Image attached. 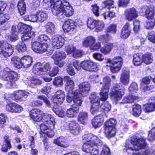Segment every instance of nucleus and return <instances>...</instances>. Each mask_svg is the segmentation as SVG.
<instances>
[{
    "label": "nucleus",
    "instance_id": "f257e3e1",
    "mask_svg": "<svg viewBox=\"0 0 155 155\" xmlns=\"http://www.w3.org/2000/svg\"><path fill=\"white\" fill-rule=\"evenodd\" d=\"M147 143L145 142V138L141 137L138 138L136 136H133L130 138V142L127 141L125 145V150L129 153H133L134 150H137L141 149H144V151L141 153H133L132 155H155V150L153 153L148 150H144L146 147Z\"/></svg>",
    "mask_w": 155,
    "mask_h": 155
},
{
    "label": "nucleus",
    "instance_id": "f03ea898",
    "mask_svg": "<svg viewBox=\"0 0 155 155\" xmlns=\"http://www.w3.org/2000/svg\"><path fill=\"white\" fill-rule=\"evenodd\" d=\"M82 138V151L92 155H97L99 153L98 146L103 145L102 141L97 136L91 134H85Z\"/></svg>",
    "mask_w": 155,
    "mask_h": 155
},
{
    "label": "nucleus",
    "instance_id": "7ed1b4c3",
    "mask_svg": "<svg viewBox=\"0 0 155 155\" xmlns=\"http://www.w3.org/2000/svg\"><path fill=\"white\" fill-rule=\"evenodd\" d=\"M50 41V38L47 35H41L38 37L36 41L33 42L32 49L35 52L39 53L48 51V44Z\"/></svg>",
    "mask_w": 155,
    "mask_h": 155
},
{
    "label": "nucleus",
    "instance_id": "20e7f679",
    "mask_svg": "<svg viewBox=\"0 0 155 155\" xmlns=\"http://www.w3.org/2000/svg\"><path fill=\"white\" fill-rule=\"evenodd\" d=\"M55 5L54 8L52 9V12L55 15H64L66 17H69L73 14L74 11L72 7L69 5L68 2L59 1L55 4Z\"/></svg>",
    "mask_w": 155,
    "mask_h": 155
},
{
    "label": "nucleus",
    "instance_id": "39448f33",
    "mask_svg": "<svg viewBox=\"0 0 155 155\" xmlns=\"http://www.w3.org/2000/svg\"><path fill=\"white\" fill-rule=\"evenodd\" d=\"M17 73L14 71H11L8 68H5L3 71H0V78L7 82L6 86L10 87L14 82L18 79Z\"/></svg>",
    "mask_w": 155,
    "mask_h": 155
},
{
    "label": "nucleus",
    "instance_id": "423d86ee",
    "mask_svg": "<svg viewBox=\"0 0 155 155\" xmlns=\"http://www.w3.org/2000/svg\"><path fill=\"white\" fill-rule=\"evenodd\" d=\"M124 87L120 83L114 84L110 93L112 100L116 102L120 100L124 94Z\"/></svg>",
    "mask_w": 155,
    "mask_h": 155
},
{
    "label": "nucleus",
    "instance_id": "0eeeda50",
    "mask_svg": "<svg viewBox=\"0 0 155 155\" xmlns=\"http://www.w3.org/2000/svg\"><path fill=\"white\" fill-rule=\"evenodd\" d=\"M104 6L101 10L103 12L101 14L103 16L105 19L107 17H109L110 18H113L115 16V12L113 11H110V8L114 7V1L113 0H107L104 2Z\"/></svg>",
    "mask_w": 155,
    "mask_h": 155
},
{
    "label": "nucleus",
    "instance_id": "6e6552de",
    "mask_svg": "<svg viewBox=\"0 0 155 155\" xmlns=\"http://www.w3.org/2000/svg\"><path fill=\"white\" fill-rule=\"evenodd\" d=\"M111 80L108 76H106L103 79V85L100 93L101 99L102 100H106L108 97V92L111 85Z\"/></svg>",
    "mask_w": 155,
    "mask_h": 155
},
{
    "label": "nucleus",
    "instance_id": "1a4fd4ad",
    "mask_svg": "<svg viewBox=\"0 0 155 155\" xmlns=\"http://www.w3.org/2000/svg\"><path fill=\"white\" fill-rule=\"evenodd\" d=\"M14 47L6 41H0V54L5 58L11 56L13 53Z\"/></svg>",
    "mask_w": 155,
    "mask_h": 155
},
{
    "label": "nucleus",
    "instance_id": "9d476101",
    "mask_svg": "<svg viewBox=\"0 0 155 155\" xmlns=\"http://www.w3.org/2000/svg\"><path fill=\"white\" fill-rule=\"evenodd\" d=\"M108 61L110 64V70L113 73L118 72L120 70L123 63L122 58L119 56L114 58L112 60H108Z\"/></svg>",
    "mask_w": 155,
    "mask_h": 155
},
{
    "label": "nucleus",
    "instance_id": "9b49d317",
    "mask_svg": "<svg viewBox=\"0 0 155 155\" xmlns=\"http://www.w3.org/2000/svg\"><path fill=\"white\" fill-rule=\"evenodd\" d=\"M50 64L48 63L42 64L38 62L34 65L32 71L35 74L41 75L50 70Z\"/></svg>",
    "mask_w": 155,
    "mask_h": 155
},
{
    "label": "nucleus",
    "instance_id": "f8f14e48",
    "mask_svg": "<svg viewBox=\"0 0 155 155\" xmlns=\"http://www.w3.org/2000/svg\"><path fill=\"white\" fill-rule=\"evenodd\" d=\"M29 93L25 90H17L11 94V97L16 101H25Z\"/></svg>",
    "mask_w": 155,
    "mask_h": 155
},
{
    "label": "nucleus",
    "instance_id": "ddd939ff",
    "mask_svg": "<svg viewBox=\"0 0 155 155\" xmlns=\"http://www.w3.org/2000/svg\"><path fill=\"white\" fill-rule=\"evenodd\" d=\"M91 85L88 82L81 83L78 85V89L75 91H79V93L83 97L87 96L90 90Z\"/></svg>",
    "mask_w": 155,
    "mask_h": 155
},
{
    "label": "nucleus",
    "instance_id": "4468645a",
    "mask_svg": "<svg viewBox=\"0 0 155 155\" xmlns=\"http://www.w3.org/2000/svg\"><path fill=\"white\" fill-rule=\"evenodd\" d=\"M65 95L64 92L62 90L57 91L53 97L52 101L55 104L59 106L64 101Z\"/></svg>",
    "mask_w": 155,
    "mask_h": 155
},
{
    "label": "nucleus",
    "instance_id": "2eb2a0df",
    "mask_svg": "<svg viewBox=\"0 0 155 155\" xmlns=\"http://www.w3.org/2000/svg\"><path fill=\"white\" fill-rule=\"evenodd\" d=\"M65 41L64 38L61 36L54 35L51 38L52 46L55 48H60L64 45Z\"/></svg>",
    "mask_w": 155,
    "mask_h": 155
},
{
    "label": "nucleus",
    "instance_id": "dca6fc26",
    "mask_svg": "<svg viewBox=\"0 0 155 155\" xmlns=\"http://www.w3.org/2000/svg\"><path fill=\"white\" fill-rule=\"evenodd\" d=\"M80 66L83 69L88 71H95L97 68L95 63L90 61H85L80 63Z\"/></svg>",
    "mask_w": 155,
    "mask_h": 155
},
{
    "label": "nucleus",
    "instance_id": "f3484780",
    "mask_svg": "<svg viewBox=\"0 0 155 155\" xmlns=\"http://www.w3.org/2000/svg\"><path fill=\"white\" fill-rule=\"evenodd\" d=\"M67 127L70 132L74 135L78 134L79 133V127L78 124L75 121H68L66 123Z\"/></svg>",
    "mask_w": 155,
    "mask_h": 155
},
{
    "label": "nucleus",
    "instance_id": "a211bd4d",
    "mask_svg": "<svg viewBox=\"0 0 155 155\" xmlns=\"http://www.w3.org/2000/svg\"><path fill=\"white\" fill-rule=\"evenodd\" d=\"M125 18L129 21H131L138 16V12L134 8H129L124 12Z\"/></svg>",
    "mask_w": 155,
    "mask_h": 155
},
{
    "label": "nucleus",
    "instance_id": "6ab92c4d",
    "mask_svg": "<svg viewBox=\"0 0 155 155\" xmlns=\"http://www.w3.org/2000/svg\"><path fill=\"white\" fill-rule=\"evenodd\" d=\"M6 109L12 113H20L23 110V108L20 105L15 103H11L6 106Z\"/></svg>",
    "mask_w": 155,
    "mask_h": 155
},
{
    "label": "nucleus",
    "instance_id": "aec40b11",
    "mask_svg": "<svg viewBox=\"0 0 155 155\" xmlns=\"http://www.w3.org/2000/svg\"><path fill=\"white\" fill-rule=\"evenodd\" d=\"M42 112L37 109H34L31 110L29 113L31 118L35 121L39 122L42 118Z\"/></svg>",
    "mask_w": 155,
    "mask_h": 155
},
{
    "label": "nucleus",
    "instance_id": "412c9836",
    "mask_svg": "<svg viewBox=\"0 0 155 155\" xmlns=\"http://www.w3.org/2000/svg\"><path fill=\"white\" fill-rule=\"evenodd\" d=\"M42 121L47 123L51 129H54L55 123L54 118L51 115L46 114L42 117Z\"/></svg>",
    "mask_w": 155,
    "mask_h": 155
},
{
    "label": "nucleus",
    "instance_id": "4be33fe9",
    "mask_svg": "<svg viewBox=\"0 0 155 155\" xmlns=\"http://www.w3.org/2000/svg\"><path fill=\"white\" fill-rule=\"evenodd\" d=\"M76 28L74 22L71 20H68L66 21L63 26V30L65 32L74 31Z\"/></svg>",
    "mask_w": 155,
    "mask_h": 155
},
{
    "label": "nucleus",
    "instance_id": "5701e85b",
    "mask_svg": "<svg viewBox=\"0 0 155 155\" xmlns=\"http://www.w3.org/2000/svg\"><path fill=\"white\" fill-rule=\"evenodd\" d=\"M31 28L28 26V27L24 29V32H21L23 35H21V40L23 41L28 40L35 36V32L33 31H30Z\"/></svg>",
    "mask_w": 155,
    "mask_h": 155
},
{
    "label": "nucleus",
    "instance_id": "b1692460",
    "mask_svg": "<svg viewBox=\"0 0 155 155\" xmlns=\"http://www.w3.org/2000/svg\"><path fill=\"white\" fill-rule=\"evenodd\" d=\"M130 72L128 70H123L120 78V82L124 85H127L130 81Z\"/></svg>",
    "mask_w": 155,
    "mask_h": 155
},
{
    "label": "nucleus",
    "instance_id": "393cba45",
    "mask_svg": "<svg viewBox=\"0 0 155 155\" xmlns=\"http://www.w3.org/2000/svg\"><path fill=\"white\" fill-rule=\"evenodd\" d=\"M104 121L103 116L102 114H100L96 116L92 120V124L94 128H96L102 125Z\"/></svg>",
    "mask_w": 155,
    "mask_h": 155
},
{
    "label": "nucleus",
    "instance_id": "a878e982",
    "mask_svg": "<svg viewBox=\"0 0 155 155\" xmlns=\"http://www.w3.org/2000/svg\"><path fill=\"white\" fill-rule=\"evenodd\" d=\"M139 11L141 15L143 16L145 15L147 18L152 17V16L154 15L153 11H150L149 7L147 6L141 7Z\"/></svg>",
    "mask_w": 155,
    "mask_h": 155
},
{
    "label": "nucleus",
    "instance_id": "bb28decb",
    "mask_svg": "<svg viewBox=\"0 0 155 155\" xmlns=\"http://www.w3.org/2000/svg\"><path fill=\"white\" fill-rule=\"evenodd\" d=\"M130 25L129 23H127L123 28L120 35V37L122 38L125 39L129 37L131 31L130 28Z\"/></svg>",
    "mask_w": 155,
    "mask_h": 155
},
{
    "label": "nucleus",
    "instance_id": "cd10ccee",
    "mask_svg": "<svg viewBox=\"0 0 155 155\" xmlns=\"http://www.w3.org/2000/svg\"><path fill=\"white\" fill-rule=\"evenodd\" d=\"M74 100L73 102L74 104L73 105H75L79 107V106H81L83 100L82 99L83 97L81 94L79 93V91H75L74 93Z\"/></svg>",
    "mask_w": 155,
    "mask_h": 155
},
{
    "label": "nucleus",
    "instance_id": "c85d7f7f",
    "mask_svg": "<svg viewBox=\"0 0 155 155\" xmlns=\"http://www.w3.org/2000/svg\"><path fill=\"white\" fill-rule=\"evenodd\" d=\"M28 26L20 23L17 25H15L12 26V33H15V32L20 33L24 32V29L26 28Z\"/></svg>",
    "mask_w": 155,
    "mask_h": 155
},
{
    "label": "nucleus",
    "instance_id": "c756f323",
    "mask_svg": "<svg viewBox=\"0 0 155 155\" xmlns=\"http://www.w3.org/2000/svg\"><path fill=\"white\" fill-rule=\"evenodd\" d=\"M79 107L75 105H72L71 107L68 109L66 111L67 116L69 117H73L76 113H77L79 111Z\"/></svg>",
    "mask_w": 155,
    "mask_h": 155
},
{
    "label": "nucleus",
    "instance_id": "7c9ffc66",
    "mask_svg": "<svg viewBox=\"0 0 155 155\" xmlns=\"http://www.w3.org/2000/svg\"><path fill=\"white\" fill-rule=\"evenodd\" d=\"M22 66L27 68L29 67L32 63V59L29 56H25L21 58Z\"/></svg>",
    "mask_w": 155,
    "mask_h": 155
},
{
    "label": "nucleus",
    "instance_id": "2f4dec72",
    "mask_svg": "<svg viewBox=\"0 0 155 155\" xmlns=\"http://www.w3.org/2000/svg\"><path fill=\"white\" fill-rule=\"evenodd\" d=\"M44 27L47 33L53 34L54 33L55 31V25L52 22H47L45 24Z\"/></svg>",
    "mask_w": 155,
    "mask_h": 155
},
{
    "label": "nucleus",
    "instance_id": "473e14b6",
    "mask_svg": "<svg viewBox=\"0 0 155 155\" xmlns=\"http://www.w3.org/2000/svg\"><path fill=\"white\" fill-rule=\"evenodd\" d=\"M64 80L67 81L66 84L65 89L67 91H73L74 89V84L73 81L71 80L68 76L65 77Z\"/></svg>",
    "mask_w": 155,
    "mask_h": 155
},
{
    "label": "nucleus",
    "instance_id": "72a5a7b5",
    "mask_svg": "<svg viewBox=\"0 0 155 155\" xmlns=\"http://www.w3.org/2000/svg\"><path fill=\"white\" fill-rule=\"evenodd\" d=\"M54 143L58 146L63 147H67L69 146L68 143L63 138H57L54 140Z\"/></svg>",
    "mask_w": 155,
    "mask_h": 155
},
{
    "label": "nucleus",
    "instance_id": "f704fd0d",
    "mask_svg": "<svg viewBox=\"0 0 155 155\" xmlns=\"http://www.w3.org/2000/svg\"><path fill=\"white\" fill-rule=\"evenodd\" d=\"M113 47V44L110 43H106L100 49L101 52L105 55L108 54Z\"/></svg>",
    "mask_w": 155,
    "mask_h": 155
},
{
    "label": "nucleus",
    "instance_id": "c9c22d12",
    "mask_svg": "<svg viewBox=\"0 0 155 155\" xmlns=\"http://www.w3.org/2000/svg\"><path fill=\"white\" fill-rule=\"evenodd\" d=\"M17 6L21 15H24L26 11V5L24 0H19Z\"/></svg>",
    "mask_w": 155,
    "mask_h": 155
},
{
    "label": "nucleus",
    "instance_id": "e433bc0d",
    "mask_svg": "<svg viewBox=\"0 0 155 155\" xmlns=\"http://www.w3.org/2000/svg\"><path fill=\"white\" fill-rule=\"evenodd\" d=\"M105 133L107 137H110L114 136L116 132L115 127H104Z\"/></svg>",
    "mask_w": 155,
    "mask_h": 155
},
{
    "label": "nucleus",
    "instance_id": "4c0bfd02",
    "mask_svg": "<svg viewBox=\"0 0 155 155\" xmlns=\"http://www.w3.org/2000/svg\"><path fill=\"white\" fill-rule=\"evenodd\" d=\"M94 42H96V40L94 37L92 36H88L82 42V45L84 47H90Z\"/></svg>",
    "mask_w": 155,
    "mask_h": 155
},
{
    "label": "nucleus",
    "instance_id": "58836bf2",
    "mask_svg": "<svg viewBox=\"0 0 155 155\" xmlns=\"http://www.w3.org/2000/svg\"><path fill=\"white\" fill-rule=\"evenodd\" d=\"M142 56L141 54H135L134 55L133 63L134 65L138 66L142 64L143 62Z\"/></svg>",
    "mask_w": 155,
    "mask_h": 155
},
{
    "label": "nucleus",
    "instance_id": "ea45409f",
    "mask_svg": "<svg viewBox=\"0 0 155 155\" xmlns=\"http://www.w3.org/2000/svg\"><path fill=\"white\" fill-rule=\"evenodd\" d=\"M88 118V113L85 111H81L79 114L78 119L81 123L84 124L87 120Z\"/></svg>",
    "mask_w": 155,
    "mask_h": 155
},
{
    "label": "nucleus",
    "instance_id": "a19ab883",
    "mask_svg": "<svg viewBox=\"0 0 155 155\" xmlns=\"http://www.w3.org/2000/svg\"><path fill=\"white\" fill-rule=\"evenodd\" d=\"M153 101L146 104L144 106V110L146 112H150L155 110V97L152 98Z\"/></svg>",
    "mask_w": 155,
    "mask_h": 155
},
{
    "label": "nucleus",
    "instance_id": "79ce46f5",
    "mask_svg": "<svg viewBox=\"0 0 155 155\" xmlns=\"http://www.w3.org/2000/svg\"><path fill=\"white\" fill-rule=\"evenodd\" d=\"M143 61L147 64H149L152 62L153 56L150 53H147L142 55Z\"/></svg>",
    "mask_w": 155,
    "mask_h": 155
},
{
    "label": "nucleus",
    "instance_id": "37998d69",
    "mask_svg": "<svg viewBox=\"0 0 155 155\" xmlns=\"http://www.w3.org/2000/svg\"><path fill=\"white\" fill-rule=\"evenodd\" d=\"M137 99L138 97L137 96L130 94L129 96L124 97L121 103L124 104L131 103L134 102Z\"/></svg>",
    "mask_w": 155,
    "mask_h": 155
},
{
    "label": "nucleus",
    "instance_id": "c03bdc74",
    "mask_svg": "<svg viewBox=\"0 0 155 155\" xmlns=\"http://www.w3.org/2000/svg\"><path fill=\"white\" fill-rule=\"evenodd\" d=\"M66 57V54L64 52L57 51L52 56L51 58L54 60H60L64 59Z\"/></svg>",
    "mask_w": 155,
    "mask_h": 155
},
{
    "label": "nucleus",
    "instance_id": "a18cd8bd",
    "mask_svg": "<svg viewBox=\"0 0 155 155\" xmlns=\"http://www.w3.org/2000/svg\"><path fill=\"white\" fill-rule=\"evenodd\" d=\"M11 62L14 66L17 68H20L22 67L21 59L17 57H14L11 59Z\"/></svg>",
    "mask_w": 155,
    "mask_h": 155
},
{
    "label": "nucleus",
    "instance_id": "49530a36",
    "mask_svg": "<svg viewBox=\"0 0 155 155\" xmlns=\"http://www.w3.org/2000/svg\"><path fill=\"white\" fill-rule=\"evenodd\" d=\"M38 22H43L48 18V15L45 12L40 11L37 12Z\"/></svg>",
    "mask_w": 155,
    "mask_h": 155
},
{
    "label": "nucleus",
    "instance_id": "de8ad7c7",
    "mask_svg": "<svg viewBox=\"0 0 155 155\" xmlns=\"http://www.w3.org/2000/svg\"><path fill=\"white\" fill-rule=\"evenodd\" d=\"M133 115L137 117H138L141 112V107L138 104H135L133 107Z\"/></svg>",
    "mask_w": 155,
    "mask_h": 155
},
{
    "label": "nucleus",
    "instance_id": "09e8293b",
    "mask_svg": "<svg viewBox=\"0 0 155 155\" xmlns=\"http://www.w3.org/2000/svg\"><path fill=\"white\" fill-rule=\"evenodd\" d=\"M147 18L148 20L145 26L146 28L148 29H152L155 25V19L154 18V16H152V17H150Z\"/></svg>",
    "mask_w": 155,
    "mask_h": 155
},
{
    "label": "nucleus",
    "instance_id": "8fccbe9b",
    "mask_svg": "<svg viewBox=\"0 0 155 155\" xmlns=\"http://www.w3.org/2000/svg\"><path fill=\"white\" fill-rule=\"evenodd\" d=\"M42 84V81L38 78H32L28 83V85L30 87H34L36 85H40Z\"/></svg>",
    "mask_w": 155,
    "mask_h": 155
},
{
    "label": "nucleus",
    "instance_id": "3c124183",
    "mask_svg": "<svg viewBox=\"0 0 155 155\" xmlns=\"http://www.w3.org/2000/svg\"><path fill=\"white\" fill-rule=\"evenodd\" d=\"M90 110L91 113L94 114L98 112L99 111L100 103L95 102L92 103Z\"/></svg>",
    "mask_w": 155,
    "mask_h": 155
},
{
    "label": "nucleus",
    "instance_id": "603ef678",
    "mask_svg": "<svg viewBox=\"0 0 155 155\" xmlns=\"http://www.w3.org/2000/svg\"><path fill=\"white\" fill-rule=\"evenodd\" d=\"M51 127H50L48 130H46L45 131H42V134L40 133V136L41 137H45V136L48 137H52L54 135V132L53 131L54 129H51Z\"/></svg>",
    "mask_w": 155,
    "mask_h": 155
},
{
    "label": "nucleus",
    "instance_id": "864d4df0",
    "mask_svg": "<svg viewBox=\"0 0 155 155\" xmlns=\"http://www.w3.org/2000/svg\"><path fill=\"white\" fill-rule=\"evenodd\" d=\"M52 110L56 115L61 117H64L65 114V112L64 110L58 107H53L52 108Z\"/></svg>",
    "mask_w": 155,
    "mask_h": 155
},
{
    "label": "nucleus",
    "instance_id": "5fc2aeb1",
    "mask_svg": "<svg viewBox=\"0 0 155 155\" xmlns=\"http://www.w3.org/2000/svg\"><path fill=\"white\" fill-rule=\"evenodd\" d=\"M59 0L57 1L55 3L54 2V0H43V5L46 8H48L50 7L53 8V9L54 8L55 4Z\"/></svg>",
    "mask_w": 155,
    "mask_h": 155
},
{
    "label": "nucleus",
    "instance_id": "6e6d98bb",
    "mask_svg": "<svg viewBox=\"0 0 155 155\" xmlns=\"http://www.w3.org/2000/svg\"><path fill=\"white\" fill-rule=\"evenodd\" d=\"M89 99L91 101V104L94 103L95 102H98L99 103L100 99L102 101H105V100H102L99 98L98 96L95 93H92L90 96ZM106 100H105V101Z\"/></svg>",
    "mask_w": 155,
    "mask_h": 155
},
{
    "label": "nucleus",
    "instance_id": "4d7b16f0",
    "mask_svg": "<svg viewBox=\"0 0 155 155\" xmlns=\"http://www.w3.org/2000/svg\"><path fill=\"white\" fill-rule=\"evenodd\" d=\"M117 124L116 120L114 118H111L107 120L105 123V127H115Z\"/></svg>",
    "mask_w": 155,
    "mask_h": 155
},
{
    "label": "nucleus",
    "instance_id": "13d9d810",
    "mask_svg": "<svg viewBox=\"0 0 155 155\" xmlns=\"http://www.w3.org/2000/svg\"><path fill=\"white\" fill-rule=\"evenodd\" d=\"M97 20L91 18H89L87 21V26L88 28L93 29L95 27Z\"/></svg>",
    "mask_w": 155,
    "mask_h": 155
},
{
    "label": "nucleus",
    "instance_id": "bf43d9fd",
    "mask_svg": "<svg viewBox=\"0 0 155 155\" xmlns=\"http://www.w3.org/2000/svg\"><path fill=\"white\" fill-rule=\"evenodd\" d=\"M15 49L19 52L25 51L27 50V48L25 43L23 42L18 44L15 46Z\"/></svg>",
    "mask_w": 155,
    "mask_h": 155
},
{
    "label": "nucleus",
    "instance_id": "052dcab7",
    "mask_svg": "<svg viewBox=\"0 0 155 155\" xmlns=\"http://www.w3.org/2000/svg\"><path fill=\"white\" fill-rule=\"evenodd\" d=\"M104 23L102 21L97 20L95 27L96 31L98 32L101 31L104 28Z\"/></svg>",
    "mask_w": 155,
    "mask_h": 155
},
{
    "label": "nucleus",
    "instance_id": "680f3d73",
    "mask_svg": "<svg viewBox=\"0 0 155 155\" xmlns=\"http://www.w3.org/2000/svg\"><path fill=\"white\" fill-rule=\"evenodd\" d=\"M91 6L92 8L91 9L94 15L96 17L99 16L101 12L99 7L97 6V4H95L91 5Z\"/></svg>",
    "mask_w": 155,
    "mask_h": 155
},
{
    "label": "nucleus",
    "instance_id": "e2e57ef3",
    "mask_svg": "<svg viewBox=\"0 0 155 155\" xmlns=\"http://www.w3.org/2000/svg\"><path fill=\"white\" fill-rule=\"evenodd\" d=\"M112 39V37L110 35L108 32L106 35H100L99 37V40L104 42H107Z\"/></svg>",
    "mask_w": 155,
    "mask_h": 155
},
{
    "label": "nucleus",
    "instance_id": "0e129e2a",
    "mask_svg": "<svg viewBox=\"0 0 155 155\" xmlns=\"http://www.w3.org/2000/svg\"><path fill=\"white\" fill-rule=\"evenodd\" d=\"M100 107L104 110L107 111L110 110L111 107L110 104L107 101L104 102L103 104L101 105Z\"/></svg>",
    "mask_w": 155,
    "mask_h": 155
},
{
    "label": "nucleus",
    "instance_id": "69168bd1",
    "mask_svg": "<svg viewBox=\"0 0 155 155\" xmlns=\"http://www.w3.org/2000/svg\"><path fill=\"white\" fill-rule=\"evenodd\" d=\"M107 31L108 33H110L114 34L117 31V26L115 24H112L110 25L107 28Z\"/></svg>",
    "mask_w": 155,
    "mask_h": 155
},
{
    "label": "nucleus",
    "instance_id": "338daca9",
    "mask_svg": "<svg viewBox=\"0 0 155 155\" xmlns=\"http://www.w3.org/2000/svg\"><path fill=\"white\" fill-rule=\"evenodd\" d=\"M148 140L152 141L155 140V127L152 129L148 135Z\"/></svg>",
    "mask_w": 155,
    "mask_h": 155
},
{
    "label": "nucleus",
    "instance_id": "774afa93",
    "mask_svg": "<svg viewBox=\"0 0 155 155\" xmlns=\"http://www.w3.org/2000/svg\"><path fill=\"white\" fill-rule=\"evenodd\" d=\"M101 155H111L110 149L106 145H104Z\"/></svg>",
    "mask_w": 155,
    "mask_h": 155
}]
</instances>
